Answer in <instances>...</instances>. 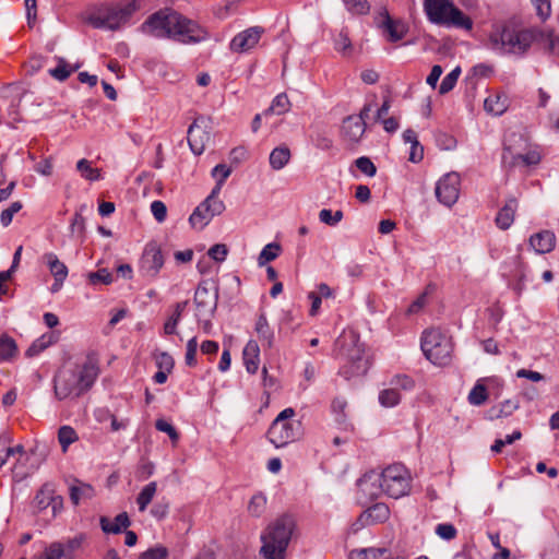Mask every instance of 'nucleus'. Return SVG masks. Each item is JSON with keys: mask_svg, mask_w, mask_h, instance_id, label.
Returning <instances> with one entry per match:
<instances>
[{"mask_svg": "<svg viewBox=\"0 0 559 559\" xmlns=\"http://www.w3.org/2000/svg\"><path fill=\"white\" fill-rule=\"evenodd\" d=\"M139 31L148 37L183 45L197 44L207 38V32L198 22L168 7L150 14Z\"/></svg>", "mask_w": 559, "mask_h": 559, "instance_id": "f257e3e1", "label": "nucleus"}, {"mask_svg": "<svg viewBox=\"0 0 559 559\" xmlns=\"http://www.w3.org/2000/svg\"><path fill=\"white\" fill-rule=\"evenodd\" d=\"M99 373L97 361L91 357L75 369H60L53 377V393L57 400H75L86 393Z\"/></svg>", "mask_w": 559, "mask_h": 559, "instance_id": "f03ea898", "label": "nucleus"}, {"mask_svg": "<svg viewBox=\"0 0 559 559\" xmlns=\"http://www.w3.org/2000/svg\"><path fill=\"white\" fill-rule=\"evenodd\" d=\"M535 35L532 31L521 28L511 23L495 25L489 34V47L501 55H524L532 43Z\"/></svg>", "mask_w": 559, "mask_h": 559, "instance_id": "7ed1b4c3", "label": "nucleus"}, {"mask_svg": "<svg viewBox=\"0 0 559 559\" xmlns=\"http://www.w3.org/2000/svg\"><path fill=\"white\" fill-rule=\"evenodd\" d=\"M296 523L293 516L283 515L271 523L261 535L262 559H285L288 544L292 539Z\"/></svg>", "mask_w": 559, "mask_h": 559, "instance_id": "20e7f679", "label": "nucleus"}, {"mask_svg": "<svg viewBox=\"0 0 559 559\" xmlns=\"http://www.w3.org/2000/svg\"><path fill=\"white\" fill-rule=\"evenodd\" d=\"M424 11L432 24L471 31L473 21L452 0H424Z\"/></svg>", "mask_w": 559, "mask_h": 559, "instance_id": "39448f33", "label": "nucleus"}, {"mask_svg": "<svg viewBox=\"0 0 559 559\" xmlns=\"http://www.w3.org/2000/svg\"><path fill=\"white\" fill-rule=\"evenodd\" d=\"M295 409H283L271 424L267 438L276 448L285 447L302 436L301 421L294 419Z\"/></svg>", "mask_w": 559, "mask_h": 559, "instance_id": "423d86ee", "label": "nucleus"}, {"mask_svg": "<svg viewBox=\"0 0 559 559\" xmlns=\"http://www.w3.org/2000/svg\"><path fill=\"white\" fill-rule=\"evenodd\" d=\"M337 345L341 346L342 356L345 359L340 371L341 374L346 379L366 374L369 368V360L365 357L364 348L358 343V338L355 335H350L349 340L347 337L337 340Z\"/></svg>", "mask_w": 559, "mask_h": 559, "instance_id": "0eeeda50", "label": "nucleus"}, {"mask_svg": "<svg viewBox=\"0 0 559 559\" xmlns=\"http://www.w3.org/2000/svg\"><path fill=\"white\" fill-rule=\"evenodd\" d=\"M421 350L433 365L445 366L451 360V338L439 329H428L421 336Z\"/></svg>", "mask_w": 559, "mask_h": 559, "instance_id": "6e6552de", "label": "nucleus"}, {"mask_svg": "<svg viewBox=\"0 0 559 559\" xmlns=\"http://www.w3.org/2000/svg\"><path fill=\"white\" fill-rule=\"evenodd\" d=\"M379 478L383 493L388 497L399 499L411 490V474L402 464L389 465L379 474Z\"/></svg>", "mask_w": 559, "mask_h": 559, "instance_id": "1a4fd4ad", "label": "nucleus"}, {"mask_svg": "<svg viewBox=\"0 0 559 559\" xmlns=\"http://www.w3.org/2000/svg\"><path fill=\"white\" fill-rule=\"evenodd\" d=\"M139 9L135 1L124 5H116L107 10L104 14L93 20V25L97 28L118 29L126 24L132 14Z\"/></svg>", "mask_w": 559, "mask_h": 559, "instance_id": "9d476101", "label": "nucleus"}, {"mask_svg": "<svg viewBox=\"0 0 559 559\" xmlns=\"http://www.w3.org/2000/svg\"><path fill=\"white\" fill-rule=\"evenodd\" d=\"M461 177L457 173L451 171L442 176L436 185V197L440 203L451 207L460 195Z\"/></svg>", "mask_w": 559, "mask_h": 559, "instance_id": "9b49d317", "label": "nucleus"}, {"mask_svg": "<svg viewBox=\"0 0 559 559\" xmlns=\"http://www.w3.org/2000/svg\"><path fill=\"white\" fill-rule=\"evenodd\" d=\"M187 140L191 151L195 155H201L211 142L210 121L203 117L194 119L188 129Z\"/></svg>", "mask_w": 559, "mask_h": 559, "instance_id": "f8f14e48", "label": "nucleus"}, {"mask_svg": "<svg viewBox=\"0 0 559 559\" xmlns=\"http://www.w3.org/2000/svg\"><path fill=\"white\" fill-rule=\"evenodd\" d=\"M164 265V255L157 242H148L140 260V270L144 276L156 277Z\"/></svg>", "mask_w": 559, "mask_h": 559, "instance_id": "ddd939ff", "label": "nucleus"}, {"mask_svg": "<svg viewBox=\"0 0 559 559\" xmlns=\"http://www.w3.org/2000/svg\"><path fill=\"white\" fill-rule=\"evenodd\" d=\"M377 24L383 31L386 40L396 43L404 38L408 28L401 20H393L386 9H382L377 17Z\"/></svg>", "mask_w": 559, "mask_h": 559, "instance_id": "4468645a", "label": "nucleus"}, {"mask_svg": "<svg viewBox=\"0 0 559 559\" xmlns=\"http://www.w3.org/2000/svg\"><path fill=\"white\" fill-rule=\"evenodd\" d=\"M263 33L264 29L260 26L249 27L231 39L229 48L234 52H247L258 45Z\"/></svg>", "mask_w": 559, "mask_h": 559, "instance_id": "2eb2a0df", "label": "nucleus"}, {"mask_svg": "<svg viewBox=\"0 0 559 559\" xmlns=\"http://www.w3.org/2000/svg\"><path fill=\"white\" fill-rule=\"evenodd\" d=\"M198 316H212L217 306V294L211 293L204 284H199L194 294Z\"/></svg>", "mask_w": 559, "mask_h": 559, "instance_id": "dca6fc26", "label": "nucleus"}, {"mask_svg": "<svg viewBox=\"0 0 559 559\" xmlns=\"http://www.w3.org/2000/svg\"><path fill=\"white\" fill-rule=\"evenodd\" d=\"M357 486L362 496L369 500H374L383 493L379 473L374 471H370L359 478Z\"/></svg>", "mask_w": 559, "mask_h": 559, "instance_id": "f3484780", "label": "nucleus"}, {"mask_svg": "<svg viewBox=\"0 0 559 559\" xmlns=\"http://www.w3.org/2000/svg\"><path fill=\"white\" fill-rule=\"evenodd\" d=\"M509 158L511 159L509 164L512 167L519 165L520 163L524 166H533L540 162V154L535 150L528 151L525 154L514 153L512 146L508 143H504L502 162L506 164L508 163Z\"/></svg>", "mask_w": 559, "mask_h": 559, "instance_id": "a211bd4d", "label": "nucleus"}, {"mask_svg": "<svg viewBox=\"0 0 559 559\" xmlns=\"http://www.w3.org/2000/svg\"><path fill=\"white\" fill-rule=\"evenodd\" d=\"M556 235L554 231L545 229L530 237V246L536 253L544 254L554 250L556 246Z\"/></svg>", "mask_w": 559, "mask_h": 559, "instance_id": "6ab92c4d", "label": "nucleus"}, {"mask_svg": "<svg viewBox=\"0 0 559 559\" xmlns=\"http://www.w3.org/2000/svg\"><path fill=\"white\" fill-rule=\"evenodd\" d=\"M366 131V122L361 118H355V116H348L343 120L342 134L343 136L352 142L357 143Z\"/></svg>", "mask_w": 559, "mask_h": 559, "instance_id": "aec40b11", "label": "nucleus"}, {"mask_svg": "<svg viewBox=\"0 0 559 559\" xmlns=\"http://www.w3.org/2000/svg\"><path fill=\"white\" fill-rule=\"evenodd\" d=\"M222 213L223 212H214L212 210V204L204 200L190 215L189 222L192 227L202 229L214 216L221 215Z\"/></svg>", "mask_w": 559, "mask_h": 559, "instance_id": "412c9836", "label": "nucleus"}, {"mask_svg": "<svg viewBox=\"0 0 559 559\" xmlns=\"http://www.w3.org/2000/svg\"><path fill=\"white\" fill-rule=\"evenodd\" d=\"M100 528L106 534H119L122 530H127L131 525V521L127 512L119 513L114 521L107 516H100Z\"/></svg>", "mask_w": 559, "mask_h": 559, "instance_id": "4be33fe9", "label": "nucleus"}, {"mask_svg": "<svg viewBox=\"0 0 559 559\" xmlns=\"http://www.w3.org/2000/svg\"><path fill=\"white\" fill-rule=\"evenodd\" d=\"M516 210L518 200L513 197L509 198L496 216L497 226L502 230L508 229L513 224Z\"/></svg>", "mask_w": 559, "mask_h": 559, "instance_id": "5701e85b", "label": "nucleus"}, {"mask_svg": "<svg viewBox=\"0 0 559 559\" xmlns=\"http://www.w3.org/2000/svg\"><path fill=\"white\" fill-rule=\"evenodd\" d=\"M242 359L249 373H255L258 371L260 362V347L258 342L251 340L246 344L242 350Z\"/></svg>", "mask_w": 559, "mask_h": 559, "instance_id": "b1692460", "label": "nucleus"}, {"mask_svg": "<svg viewBox=\"0 0 559 559\" xmlns=\"http://www.w3.org/2000/svg\"><path fill=\"white\" fill-rule=\"evenodd\" d=\"M59 333L51 331L43 334L40 337L35 340L26 350L27 357H35L48 348L50 345L57 343Z\"/></svg>", "mask_w": 559, "mask_h": 559, "instance_id": "393cba45", "label": "nucleus"}, {"mask_svg": "<svg viewBox=\"0 0 559 559\" xmlns=\"http://www.w3.org/2000/svg\"><path fill=\"white\" fill-rule=\"evenodd\" d=\"M258 337L262 345L267 348H271L274 343V332L270 326L267 319L264 313H260L254 328Z\"/></svg>", "mask_w": 559, "mask_h": 559, "instance_id": "a878e982", "label": "nucleus"}, {"mask_svg": "<svg viewBox=\"0 0 559 559\" xmlns=\"http://www.w3.org/2000/svg\"><path fill=\"white\" fill-rule=\"evenodd\" d=\"M292 153L287 145L275 147L269 157L270 166L274 170L283 169L290 160Z\"/></svg>", "mask_w": 559, "mask_h": 559, "instance_id": "bb28decb", "label": "nucleus"}, {"mask_svg": "<svg viewBox=\"0 0 559 559\" xmlns=\"http://www.w3.org/2000/svg\"><path fill=\"white\" fill-rule=\"evenodd\" d=\"M44 260L49 267L50 273L52 274L53 278L57 281H66L68 276V267L67 265L61 262L58 257L52 253L48 252L44 254Z\"/></svg>", "mask_w": 559, "mask_h": 559, "instance_id": "cd10ccee", "label": "nucleus"}, {"mask_svg": "<svg viewBox=\"0 0 559 559\" xmlns=\"http://www.w3.org/2000/svg\"><path fill=\"white\" fill-rule=\"evenodd\" d=\"M95 496L94 488L85 483L76 481L70 487V499L78 506L81 501L92 499Z\"/></svg>", "mask_w": 559, "mask_h": 559, "instance_id": "c85d7f7f", "label": "nucleus"}, {"mask_svg": "<svg viewBox=\"0 0 559 559\" xmlns=\"http://www.w3.org/2000/svg\"><path fill=\"white\" fill-rule=\"evenodd\" d=\"M188 306V300L177 302L174 307L173 312L164 323V333L166 335H173L177 331V325L181 320V316Z\"/></svg>", "mask_w": 559, "mask_h": 559, "instance_id": "c756f323", "label": "nucleus"}, {"mask_svg": "<svg viewBox=\"0 0 559 559\" xmlns=\"http://www.w3.org/2000/svg\"><path fill=\"white\" fill-rule=\"evenodd\" d=\"M485 110L495 115H502L508 108V98L506 95H489L484 103Z\"/></svg>", "mask_w": 559, "mask_h": 559, "instance_id": "7c9ffc66", "label": "nucleus"}, {"mask_svg": "<svg viewBox=\"0 0 559 559\" xmlns=\"http://www.w3.org/2000/svg\"><path fill=\"white\" fill-rule=\"evenodd\" d=\"M334 49L338 51L343 57H349L353 52V45L349 38V34L346 27H343L334 39Z\"/></svg>", "mask_w": 559, "mask_h": 559, "instance_id": "2f4dec72", "label": "nucleus"}, {"mask_svg": "<svg viewBox=\"0 0 559 559\" xmlns=\"http://www.w3.org/2000/svg\"><path fill=\"white\" fill-rule=\"evenodd\" d=\"M17 354L16 342L8 334L0 335V362L13 359Z\"/></svg>", "mask_w": 559, "mask_h": 559, "instance_id": "473e14b6", "label": "nucleus"}, {"mask_svg": "<svg viewBox=\"0 0 559 559\" xmlns=\"http://www.w3.org/2000/svg\"><path fill=\"white\" fill-rule=\"evenodd\" d=\"M290 106L288 96L285 93H281L274 97L271 106L263 111V116L266 117L270 114L283 115L290 109Z\"/></svg>", "mask_w": 559, "mask_h": 559, "instance_id": "72a5a7b5", "label": "nucleus"}, {"mask_svg": "<svg viewBox=\"0 0 559 559\" xmlns=\"http://www.w3.org/2000/svg\"><path fill=\"white\" fill-rule=\"evenodd\" d=\"M53 487L49 484H45L36 493L34 498V507L43 511L50 507L52 501Z\"/></svg>", "mask_w": 559, "mask_h": 559, "instance_id": "f704fd0d", "label": "nucleus"}, {"mask_svg": "<svg viewBox=\"0 0 559 559\" xmlns=\"http://www.w3.org/2000/svg\"><path fill=\"white\" fill-rule=\"evenodd\" d=\"M519 407L518 403L512 400H507L498 406H493L488 411L489 419H498L501 417L510 416Z\"/></svg>", "mask_w": 559, "mask_h": 559, "instance_id": "c9c22d12", "label": "nucleus"}, {"mask_svg": "<svg viewBox=\"0 0 559 559\" xmlns=\"http://www.w3.org/2000/svg\"><path fill=\"white\" fill-rule=\"evenodd\" d=\"M156 490L157 484L155 481H151L142 488L136 498V503L141 512L145 511L147 506L152 502Z\"/></svg>", "mask_w": 559, "mask_h": 559, "instance_id": "e433bc0d", "label": "nucleus"}, {"mask_svg": "<svg viewBox=\"0 0 559 559\" xmlns=\"http://www.w3.org/2000/svg\"><path fill=\"white\" fill-rule=\"evenodd\" d=\"M76 170L88 181H97L102 178L100 169L92 167L91 162L85 158L76 163Z\"/></svg>", "mask_w": 559, "mask_h": 559, "instance_id": "4c0bfd02", "label": "nucleus"}, {"mask_svg": "<svg viewBox=\"0 0 559 559\" xmlns=\"http://www.w3.org/2000/svg\"><path fill=\"white\" fill-rule=\"evenodd\" d=\"M540 40L545 49L551 55H559V35L554 31L540 33Z\"/></svg>", "mask_w": 559, "mask_h": 559, "instance_id": "58836bf2", "label": "nucleus"}, {"mask_svg": "<svg viewBox=\"0 0 559 559\" xmlns=\"http://www.w3.org/2000/svg\"><path fill=\"white\" fill-rule=\"evenodd\" d=\"M78 440V435L71 426H61L58 430V441L63 452H67L70 444Z\"/></svg>", "mask_w": 559, "mask_h": 559, "instance_id": "ea45409f", "label": "nucleus"}, {"mask_svg": "<svg viewBox=\"0 0 559 559\" xmlns=\"http://www.w3.org/2000/svg\"><path fill=\"white\" fill-rule=\"evenodd\" d=\"M266 508V497L262 492L253 495L248 504V512L252 516H260Z\"/></svg>", "mask_w": 559, "mask_h": 559, "instance_id": "a19ab883", "label": "nucleus"}, {"mask_svg": "<svg viewBox=\"0 0 559 559\" xmlns=\"http://www.w3.org/2000/svg\"><path fill=\"white\" fill-rule=\"evenodd\" d=\"M281 252V246L276 242L267 243L258 257V264L260 266L266 264L270 261L275 260Z\"/></svg>", "mask_w": 559, "mask_h": 559, "instance_id": "79ce46f5", "label": "nucleus"}, {"mask_svg": "<svg viewBox=\"0 0 559 559\" xmlns=\"http://www.w3.org/2000/svg\"><path fill=\"white\" fill-rule=\"evenodd\" d=\"M75 71V68H71L64 59L58 58V66L53 69H50L48 73L58 81H66L72 72Z\"/></svg>", "mask_w": 559, "mask_h": 559, "instance_id": "37998d69", "label": "nucleus"}, {"mask_svg": "<svg viewBox=\"0 0 559 559\" xmlns=\"http://www.w3.org/2000/svg\"><path fill=\"white\" fill-rule=\"evenodd\" d=\"M401 401V395L395 388L382 390L379 393V402L384 407H394Z\"/></svg>", "mask_w": 559, "mask_h": 559, "instance_id": "c03bdc74", "label": "nucleus"}, {"mask_svg": "<svg viewBox=\"0 0 559 559\" xmlns=\"http://www.w3.org/2000/svg\"><path fill=\"white\" fill-rule=\"evenodd\" d=\"M488 399L487 389L484 384L477 382L468 394V402L472 405L480 406Z\"/></svg>", "mask_w": 559, "mask_h": 559, "instance_id": "a18cd8bd", "label": "nucleus"}, {"mask_svg": "<svg viewBox=\"0 0 559 559\" xmlns=\"http://www.w3.org/2000/svg\"><path fill=\"white\" fill-rule=\"evenodd\" d=\"M460 74L461 69L459 67L448 73L441 81L439 93L443 95L452 91L457 82Z\"/></svg>", "mask_w": 559, "mask_h": 559, "instance_id": "49530a36", "label": "nucleus"}, {"mask_svg": "<svg viewBox=\"0 0 559 559\" xmlns=\"http://www.w3.org/2000/svg\"><path fill=\"white\" fill-rule=\"evenodd\" d=\"M224 183H222V180H217L215 187L213 188L210 195L205 199L206 202L212 204V210L214 212H224L225 211V204L224 202L218 198L219 192L222 190Z\"/></svg>", "mask_w": 559, "mask_h": 559, "instance_id": "de8ad7c7", "label": "nucleus"}, {"mask_svg": "<svg viewBox=\"0 0 559 559\" xmlns=\"http://www.w3.org/2000/svg\"><path fill=\"white\" fill-rule=\"evenodd\" d=\"M343 212L341 210L332 212L329 209H322L319 212V219L328 226H336L343 219Z\"/></svg>", "mask_w": 559, "mask_h": 559, "instance_id": "09e8293b", "label": "nucleus"}, {"mask_svg": "<svg viewBox=\"0 0 559 559\" xmlns=\"http://www.w3.org/2000/svg\"><path fill=\"white\" fill-rule=\"evenodd\" d=\"M389 508L383 503H376L366 511V515L374 522H383L389 518Z\"/></svg>", "mask_w": 559, "mask_h": 559, "instance_id": "8fccbe9b", "label": "nucleus"}, {"mask_svg": "<svg viewBox=\"0 0 559 559\" xmlns=\"http://www.w3.org/2000/svg\"><path fill=\"white\" fill-rule=\"evenodd\" d=\"M87 277L90 284L92 285H108L112 282V274L107 269H100L96 272H91L88 273Z\"/></svg>", "mask_w": 559, "mask_h": 559, "instance_id": "3c124183", "label": "nucleus"}, {"mask_svg": "<svg viewBox=\"0 0 559 559\" xmlns=\"http://www.w3.org/2000/svg\"><path fill=\"white\" fill-rule=\"evenodd\" d=\"M382 554L381 548L354 549L349 552V559H377Z\"/></svg>", "mask_w": 559, "mask_h": 559, "instance_id": "603ef678", "label": "nucleus"}, {"mask_svg": "<svg viewBox=\"0 0 559 559\" xmlns=\"http://www.w3.org/2000/svg\"><path fill=\"white\" fill-rule=\"evenodd\" d=\"M356 167L359 169L360 173L368 177H373L377 174V167L372 163V160L367 156L358 157L355 160Z\"/></svg>", "mask_w": 559, "mask_h": 559, "instance_id": "864d4df0", "label": "nucleus"}, {"mask_svg": "<svg viewBox=\"0 0 559 559\" xmlns=\"http://www.w3.org/2000/svg\"><path fill=\"white\" fill-rule=\"evenodd\" d=\"M347 10L354 14H367L370 5L367 0H343Z\"/></svg>", "mask_w": 559, "mask_h": 559, "instance_id": "5fc2aeb1", "label": "nucleus"}, {"mask_svg": "<svg viewBox=\"0 0 559 559\" xmlns=\"http://www.w3.org/2000/svg\"><path fill=\"white\" fill-rule=\"evenodd\" d=\"M64 556V547L61 543L55 542L45 548L40 559H62Z\"/></svg>", "mask_w": 559, "mask_h": 559, "instance_id": "6e6d98bb", "label": "nucleus"}, {"mask_svg": "<svg viewBox=\"0 0 559 559\" xmlns=\"http://www.w3.org/2000/svg\"><path fill=\"white\" fill-rule=\"evenodd\" d=\"M22 207H23L22 203L20 201H15V202L11 203V205L8 209L3 210L0 215V222H1L2 226H4V227L9 226L13 219L14 214L20 212L22 210Z\"/></svg>", "mask_w": 559, "mask_h": 559, "instance_id": "4d7b16f0", "label": "nucleus"}, {"mask_svg": "<svg viewBox=\"0 0 559 559\" xmlns=\"http://www.w3.org/2000/svg\"><path fill=\"white\" fill-rule=\"evenodd\" d=\"M168 549L165 546L156 545L142 552L139 559H166Z\"/></svg>", "mask_w": 559, "mask_h": 559, "instance_id": "13d9d810", "label": "nucleus"}, {"mask_svg": "<svg viewBox=\"0 0 559 559\" xmlns=\"http://www.w3.org/2000/svg\"><path fill=\"white\" fill-rule=\"evenodd\" d=\"M436 534L444 539L452 540L456 537L457 531L453 524L450 523H440L436 526Z\"/></svg>", "mask_w": 559, "mask_h": 559, "instance_id": "bf43d9fd", "label": "nucleus"}, {"mask_svg": "<svg viewBox=\"0 0 559 559\" xmlns=\"http://www.w3.org/2000/svg\"><path fill=\"white\" fill-rule=\"evenodd\" d=\"M197 352H198V340L194 336V337L190 338L187 343L185 361L189 367H194L197 365Z\"/></svg>", "mask_w": 559, "mask_h": 559, "instance_id": "052dcab7", "label": "nucleus"}, {"mask_svg": "<svg viewBox=\"0 0 559 559\" xmlns=\"http://www.w3.org/2000/svg\"><path fill=\"white\" fill-rule=\"evenodd\" d=\"M155 428L158 431L167 433L173 442L178 441L179 433L177 432L176 428L165 419H157L155 423Z\"/></svg>", "mask_w": 559, "mask_h": 559, "instance_id": "680f3d73", "label": "nucleus"}, {"mask_svg": "<svg viewBox=\"0 0 559 559\" xmlns=\"http://www.w3.org/2000/svg\"><path fill=\"white\" fill-rule=\"evenodd\" d=\"M228 253V249L223 243H216L209 249V257L216 262L225 261Z\"/></svg>", "mask_w": 559, "mask_h": 559, "instance_id": "e2e57ef3", "label": "nucleus"}, {"mask_svg": "<svg viewBox=\"0 0 559 559\" xmlns=\"http://www.w3.org/2000/svg\"><path fill=\"white\" fill-rule=\"evenodd\" d=\"M533 5L535 7L537 15L542 20H546L549 17L551 13L550 0H531Z\"/></svg>", "mask_w": 559, "mask_h": 559, "instance_id": "0e129e2a", "label": "nucleus"}, {"mask_svg": "<svg viewBox=\"0 0 559 559\" xmlns=\"http://www.w3.org/2000/svg\"><path fill=\"white\" fill-rule=\"evenodd\" d=\"M151 212L158 223H162L166 219L167 207L164 202L158 200L153 201L151 204Z\"/></svg>", "mask_w": 559, "mask_h": 559, "instance_id": "69168bd1", "label": "nucleus"}, {"mask_svg": "<svg viewBox=\"0 0 559 559\" xmlns=\"http://www.w3.org/2000/svg\"><path fill=\"white\" fill-rule=\"evenodd\" d=\"M391 383L395 385V389L401 388L403 390H412L414 388V380L406 374H396Z\"/></svg>", "mask_w": 559, "mask_h": 559, "instance_id": "338daca9", "label": "nucleus"}, {"mask_svg": "<svg viewBox=\"0 0 559 559\" xmlns=\"http://www.w3.org/2000/svg\"><path fill=\"white\" fill-rule=\"evenodd\" d=\"M168 511H169V503L167 501H158L151 509V514L156 520L160 521V520H163V519H165L167 516Z\"/></svg>", "mask_w": 559, "mask_h": 559, "instance_id": "774afa93", "label": "nucleus"}]
</instances>
